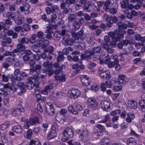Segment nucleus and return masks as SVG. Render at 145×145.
I'll return each mask as SVG.
<instances>
[{
  "instance_id": "obj_6",
  "label": "nucleus",
  "mask_w": 145,
  "mask_h": 145,
  "mask_svg": "<svg viewBox=\"0 0 145 145\" xmlns=\"http://www.w3.org/2000/svg\"><path fill=\"white\" fill-rule=\"evenodd\" d=\"M75 2V0H61L60 1V8L63 9L66 7H69L71 5L74 4Z\"/></svg>"
},
{
  "instance_id": "obj_8",
  "label": "nucleus",
  "mask_w": 145,
  "mask_h": 145,
  "mask_svg": "<svg viewBox=\"0 0 145 145\" xmlns=\"http://www.w3.org/2000/svg\"><path fill=\"white\" fill-rule=\"evenodd\" d=\"M4 88L5 89H9L13 92L18 90V85L14 84L8 83L3 85Z\"/></svg>"
},
{
  "instance_id": "obj_40",
  "label": "nucleus",
  "mask_w": 145,
  "mask_h": 145,
  "mask_svg": "<svg viewBox=\"0 0 145 145\" xmlns=\"http://www.w3.org/2000/svg\"><path fill=\"white\" fill-rule=\"evenodd\" d=\"M18 39V41L20 43L25 44V43L28 44L29 43V39L26 37H23L21 39Z\"/></svg>"
},
{
  "instance_id": "obj_31",
  "label": "nucleus",
  "mask_w": 145,
  "mask_h": 145,
  "mask_svg": "<svg viewBox=\"0 0 145 145\" xmlns=\"http://www.w3.org/2000/svg\"><path fill=\"white\" fill-rule=\"evenodd\" d=\"M67 19L70 22H73L76 20V16L74 14L71 13L68 15Z\"/></svg>"
},
{
  "instance_id": "obj_23",
  "label": "nucleus",
  "mask_w": 145,
  "mask_h": 145,
  "mask_svg": "<svg viewBox=\"0 0 145 145\" xmlns=\"http://www.w3.org/2000/svg\"><path fill=\"white\" fill-rule=\"evenodd\" d=\"M62 44L65 46H71L73 44V42L71 39L67 38L63 40Z\"/></svg>"
},
{
  "instance_id": "obj_60",
  "label": "nucleus",
  "mask_w": 145,
  "mask_h": 145,
  "mask_svg": "<svg viewBox=\"0 0 145 145\" xmlns=\"http://www.w3.org/2000/svg\"><path fill=\"white\" fill-rule=\"evenodd\" d=\"M118 21H120V22L123 21L126 19L125 16L122 14H121L119 15L118 17Z\"/></svg>"
},
{
  "instance_id": "obj_63",
  "label": "nucleus",
  "mask_w": 145,
  "mask_h": 145,
  "mask_svg": "<svg viewBox=\"0 0 145 145\" xmlns=\"http://www.w3.org/2000/svg\"><path fill=\"white\" fill-rule=\"evenodd\" d=\"M83 16L84 20H85L88 21H90L91 20V18L90 16V15H89L87 13H85L84 15Z\"/></svg>"
},
{
  "instance_id": "obj_45",
  "label": "nucleus",
  "mask_w": 145,
  "mask_h": 145,
  "mask_svg": "<svg viewBox=\"0 0 145 145\" xmlns=\"http://www.w3.org/2000/svg\"><path fill=\"white\" fill-rule=\"evenodd\" d=\"M23 7L25 10V13L26 14H27L29 13V9L30 8L29 5L27 3H24L23 5Z\"/></svg>"
},
{
  "instance_id": "obj_47",
  "label": "nucleus",
  "mask_w": 145,
  "mask_h": 145,
  "mask_svg": "<svg viewBox=\"0 0 145 145\" xmlns=\"http://www.w3.org/2000/svg\"><path fill=\"white\" fill-rule=\"evenodd\" d=\"M43 66L45 68H52V63L48 61H47L44 62Z\"/></svg>"
},
{
  "instance_id": "obj_46",
  "label": "nucleus",
  "mask_w": 145,
  "mask_h": 145,
  "mask_svg": "<svg viewBox=\"0 0 145 145\" xmlns=\"http://www.w3.org/2000/svg\"><path fill=\"white\" fill-rule=\"evenodd\" d=\"M46 72L44 70L40 71V72L38 73V75L40 78H44L46 75Z\"/></svg>"
},
{
  "instance_id": "obj_48",
  "label": "nucleus",
  "mask_w": 145,
  "mask_h": 145,
  "mask_svg": "<svg viewBox=\"0 0 145 145\" xmlns=\"http://www.w3.org/2000/svg\"><path fill=\"white\" fill-rule=\"evenodd\" d=\"M54 77L57 80H59L60 81L64 82L65 81V76L64 75H62L61 76H54Z\"/></svg>"
},
{
  "instance_id": "obj_32",
  "label": "nucleus",
  "mask_w": 145,
  "mask_h": 145,
  "mask_svg": "<svg viewBox=\"0 0 145 145\" xmlns=\"http://www.w3.org/2000/svg\"><path fill=\"white\" fill-rule=\"evenodd\" d=\"M64 116L61 114H57L56 117V120L60 123L62 124L64 122Z\"/></svg>"
},
{
  "instance_id": "obj_58",
  "label": "nucleus",
  "mask_w": 145,
  "mask_h": 145,
  "mask_svg": "<svg viewBox=\"0 0 145 145\" xmlns=\"http://www.w3.org/2000/svg\"><path fill=\"white\" fill-rule=\"evenodd\" d=\"M15 61L14 58H12L11 57H8L6 59V61L10 65H12Z\"/></svg>"
},
{
  "instance_id": "obj_41",
  "label": "nucleus",
  "mask_w": 145,
  "mask_h": 145,
  "mask_svg": "<svg viewBox=\"0 0 145 145\" xmlns=\"http://www.w3.org/2000/svg\"><path fill=\"white\" fill-rule=\"evenodd\" d=\"M9 125V122L8 121H6L2 124L0 125V129L4 130L7 128Z\"/></svg>"
},
{
  "instance_id": "obj_27",
  "label": "nucleus",
  "mask_w": 145,
  "mask_h": 145,
  "mask_svg": "<svg viewBox=\"0 0 145 145\" xmlns=\"http://www.w3.org/2000/svg\"><path fill=\"white\" fill-rule=\"evenodd\" d=\"M127 117L126 118V121L128 123L131 122L132 120L134 119L135 117V115L131 112L128 113L127 114Z\"/></svg>"
},
{
  "instance_id": "obj_35",
  "label": "nucleus",
  "mask_w": 145,
  "mask_h": 145,
  "mask_svg": "<svg viewBox=\"0 0 145 145\" xmlns=\"http://www.w3.org/2000/svg\"><path fill=\"white\" fill-rule=\"evenodd\" d=\"M57 14H58L57 12H56L53 13L51 16V22L53 25L56 24V21L57 18Z\"/></svg>"
},
{
  "instance_id": "obj_28",
  "label": "nucleus",
  "mask_w": 145,
  "mask_h": 145,
  "mask_svg": "<svg viewBox=\"0 0 145 145\" xmlns=\"http://www.w3.org/2000/svg\"><path fill=\"white\" fill-rule=\"evenodd\" d=\"M138 15L137 12L135 10H133L131 11L130 12H128L126 16L127 18L131 19L133 16H136Z\"/></svg>"
},
{
  "instance_id": "obj_19",
  "label": "nucleus",
  "mask_w": 145,
  "mask_h": 145,
  "mask_svg": "<svg viewBox=\"0 0 145 145\" xmlns=\"http://www.w3.org/2000/svg\"><path fill=\"white\" fill-rule=\"evenodd\" d=\"M116 6L114 8H109V9L106 12H109L110 14H112L114 15L116 14L117 12V10L118 8V5L117 3H116Z\"/></svg>"
},
{
  "instance_id": "obj_9",
  "label": "nucleus",
  "mask_w": 145,
  "mask_h": 145,
  "mask_svg": "<svg viewBox=\"0 0 145 145\" xmlns=\"http://www.w3.org/2000/svg\"><path fill=\"white\" fill-rule=\"evenodd\" d=\"M21 54H24L22 57L23 60L24 62H27L30 58L29 56L32 54V52L30 50H25L23 51V52L21 53Z\"/></svg>"
},
{
  "instance_id": "obj_55",
  "label": "nucleus",
  "mask_w": 145,
  "mask_h": 145,
  "mask_svg": "<svg viewBox=\"0 0 145 145\" xmlns=\"http://www.w3.org/2000/svg\"><path fill=\"white\" fill-rule=\"evenodd\" d=\"M29 39V41L31 43H34L36 41V35L35 34H33Z\"/></svg>"
},
{
  "instance_id": "obj_12",
  "label": "nucleus",
  "mask_w": 145,
  "mask_h": 145,
  "mask_svg": "<svg viewBox=\"0 0 145 145\" xmlns=\"http://www.w3.org/2000/svg\"><path fill=\"white\" fill-rule=\"evenodd\" d=\"M131 85L132 88L135 91L138 90L139 86V84L137 80H133L131 82Z\"/></svg>"
},
{
  "instance_id": "obj_54",
  "label": "nucleus",
  "mask_w": 145,
  "mask_h": 145,
  "mask_svg": "<svg viewBox=\"0 0 145 145\" xmlns=\"http://www.w3.org/2000/svg\"><path fill=\"white\" fill-rule=\"evenodd\" d=\"M110 58L109 57H106L104 61H101L99 62V63L101 65H102L105 63V64H108V63L110 62Z\"/></svg>"
},
{
  "instance_id": "obj_59",
  "label": "nucleus",
  "mask_w": 145,
  "mask_h": 145,
  "mask_svg": "<svg viewBox=\"0 0 145 145\" xmlns=\"http://www.w3.org/2000/svg\"><path fill=\"white\" fill-rule=\"evenodd\" d=\"M28 78H31V79L35 80L39 79L40 78L39 76L38 72L36 74H33L30 77H29Z\"/></svg>"
},
{
  "instance_id": "obj_39",
  "label": "nucleus",
  "mask_w": 145,
  "mask_h": 145,
  "mask_svg": "<svg viewBox=\"0 0 145 145\" xmlns=\"http://www.w3.org/2000/svg\"><path fill=\"white\" fill-rule=\"evenodd\" d=\"M129 2L128 0H123L120 2L121 7L122 8H127Z\"/></svg>"
},
{
  "instance_id": "obj_38",
  "label": "nucleus",
  "mask_w": 145,
  "mask_h": 145,
  "mask_svg": "<svg viewBox=\"0 0 145 145\" xmlns=\"http://www.w3.org/2000/svg\"><path fill=\"white\" fill-rule=\"evenodd\" d=\"M124 37L123 34L122 33H116L114 40L116 41H119L121 39Z\"/></svg>"
},
{
  "instance_id": "obj_25",
  "label": "nucleus",
  "mask_w": 145,
  "mask_h": 145,
  "mask_svg": "<svg viewBox=\"0 0 145 145\" xmlns=\"http://www.w3.org/2000/svg\"><path fill=\"white\" fill-rule=\"evenodd\" d=\"M111 3V1L110 0H106L104 3V6L103 9L105 12H107L110 7V5Z\"/></svg>"
},
{
  "instance_id": "obj_2",
  "label": "nucleus",
  "mask_w": 145,
  "mask_h": 145,
  "mask_svg": "<svg viewBox=\"0 0 145 145\" xmlns=\"http://www.w3.org/2000/svg\"><path fill=\"white\" fill-rule=\"evenodd\" d=\"M87 104L88 107L91 108L93 111L98 110V103L95 98L93 97L88 98Z\"/></svg>"
},
{
  "instance_id": "obj_57",
  "label": "nucleus",
  "mask_w": 145,
  "mask_h": 145,
  "mask_svg": "<svg viewBox=\"0 0 145 145\" xmlns=\"http://www.w3.org/2000/svg\"><path fill=\"white\" fill-rule=\"evenodd\" d=\"M64 57L63 56V54H62L61 52L59 53L58 54V56L57 57V60L58 62H60L64 59Z\"/></svg>"
},
{
  "instance_id": "obj_17",
  "label": "nucleus",
  "mask_w": 145,
  "mask_h": 145,
  "mask_svg": "<svg viewBox=\"0 0 145 145\" xmlns=\"http://www.w3.org/2000/svg\"><path fill=\"white\" fill-rule=\"evenodd\" d=\"M25 86L28 89L31 90L34 87L35 84L31 80V78H27V81L25 83Z\"/></svg>"
},
{
  "instance_id": "obj_21",
  "label": "nucleus",
  "mask_w": 145,
  "mask_h": 145,
  "mask_svg": "<svg viewBox=\"0 0 145 145\" xmlns=\"http://www.w3.org/2000/svg\"><path fill=\"white\" fill-rule=\"evenodd\" d=\"M94 6L93 5L91 4L85 5L84 6V10L86 12H90L92 11L91 7Z\"/></svg>"
},
{
  "instance_id": "obj_36",
  "label": "nucleus",
  "mask_w": 145,
  "mask_h": 145,
  "mask_svg": "<svg viewBox=\"0 0 145 145\" xmlns=\"http://www.w3.org/2000/svg\"><path fill=\"white\" fill-rule=\"evenodd\" d=\"M110 142V139L107 137H105L102 139L101 144V145H108Z\"/></svg>"
},
{
  "instance_id": "obj_14",
  "label": "nucleus",
  "mask_w": 145,
  "mask_h": 145,
  "mask_svg": "<svg viewBox=\"0 0 145 145\" xmlns=\"http://www.w3.org/2000/svg\"><path fill=\"white\" fill-rule=\"evenodd\" d=\"M88 135L89 133L88 131L85 129L82 131L79 137L82 140L86 141L88 138Z\"/></svg>"
},
{
  "instance_id": "obj_62",
  "label": "nucleus",
  "mask_w": 145,
  "mask_h": 145,
  "mask_svg": "<svg viewBox=\"0 0 145 145\" xmlns=\"http://www.w3.org/2000/svg\"><path fill=\"white\" fill-rule=\"evenodd\" d=\"M54 49V48L53 46H50L48 47V49L44 50V52H48V53H52Z\"/></svg>"
},
{
  "instance_id": "obj_56",
  "label": "nucleus",
  "mask_w": 145,
  "mask_h": 145,
  "mask_svg": "<svg viewBox=\"0 0 145 145\" xmlns=\"http://www.w3.org/2000/svg\"><path fill=\"white\" fill-rule=\"evenodd\" d=\"M118 31L115 30L114 32L110 31L108 33V36L112 38V40H114L115 35Z\"/></svg>"
},
{
  "instance_id": "obj_44",
  "label": "nucleus",
  "mask_w": 145,
  "mask_h": 145,
  "mask_svg": "<svg viewBox=\"0 0 145 145\" xmlns=\"http://www.w3.org/2000/svg\"><path fill=\"white\" fill-rule=\"evenodd\" d=\"M68 110L71 113L74 115H77L78 114V112L75 109L73 108L72 105H69L68 107Z\"/></svg>"
},
{
  "instance_id": "obj_24",
  "label": "nucleus",
  "mask_w": 145,
  "mask_h": 145,
  "mask_svg": "<svg viewBox=\"0 0 145 145\" xmlns=\"http://www.w3.org/2000/svg\"><path fill=\"white\" fill-rule=\"evenodd\" d=\"M128 104L129 107L130 108L135 109L137 108V105L136 102L133 100H130L128 101Z\"/></svg>"
},
{
  "instance_id": "obj_7",
  "label": "nucleus",
  "mask_w": 145,
  "mask_h": 145,
  "mask_svg": "<svg viewBox=\"0 0 145 145\" xmlns=\"http://www.w3.org/2000/svg\"><path fill=\"white\" fill-rule=\"evenodd\" d=\"M68 93L72 99H76L81 95L80 91L76 89H72L68 91Z\"/></svg>"
},
{
  "instance_id": "obj_33",
  "label": "nucleus",
  "mask_w": 145,
  "mask_h": 145,
  "mask_svg": "<svg viewBox=\"0 0 145 145\" xmlns=\"http://www.w3.org/2000/svg\"><path fill=\"white\" fill-rule=\"evenodd\" d=\"M56 136V131L54 130H51L47 135V138L48 140H50Z\"/></svg>"
},
{
  "instance_id": "obj_52",
  "label": "nucleus",
  "mask_w": 145,
  "mask_h": 145,
  "mask_svg": "<svg viewBox=\"0 0 145 145\" xmlns=\"http://www.w3.org/2000/svg\"><path fill=\"white\" fill-rule=\"evenodd\" d=\"M22 44L19 42L17 45L16 48H18L19 50L22 51H24L25 50V47L24 45Z\"/></svg>"
},
{
  "instance_id": "obj_20",
  "label": "nucleus",
  "mask_w": 145,
  "mask_h": 145,
  "mask_svg": "<svg viewBox=\"0 0 145 145\" xmlns=\"http://www.w3.org/2000/svg\"><path fill=\"white\" fill-rule=\"evenodd\" d=\"M101 50V48L99 46H96L93 47L90 51V54L91 55H93L95 53L99 54Z\"/></svg>"
},
{
  "instance_id": "obj_5",
  "label": "nucleus",
  "mask_w": 145,
  "mask_h": 145,
  "mask_svg": "<svg viewBox=\"0 0 145 145\" xmlns=\"http://www.w3.org/2000/svg\"><path fill=\"white\" fill-rule=\"evenodd\" d=\"M45 108L48 115L53 116L54 114V110L51 103H46L45 105Z\"/></svg>"
},
{
  "instance_id": "obj_64",
  "label": "nucleus",
  "mask_w": 145,
  "mask_h": 145,
  "mask_svg": "<svg viewBox=\"0 0 145 145\" xmlns=\"http://www.w3.org/2000/svg\"><path fill=\"white\" fill-rule=\"evenodd\" d=\"M92 59L95 61H101L100 57L99 55L97 54H94L93 55Z\"/></svg>"
},
{
  "instance_id": "obj_11",
  "label": "nucleus",
  "mask_w": 145,
  "mask_h": 145,
  "mask_svg": "<svg viewBox=\"0 0 145 145\" xmlns=\"http://www.w3.org/2000/svg\"><path fill=\"white\" fill-rule=\"evenodd\" d=\"M118 81H116L119 84H123L128 81L129 80L127 79L126 76L123 74L119 75L118 76Z\"/></svg>"
},
{
  "instance_id": "obj_3",
  "label": "nucleus",
  "mask_w": 145,
  "mask_h": 145,
  "mask_svg": "<svg viewBox=\"0 0 145 145\" xmlns=\"http://www.w3.org/2000/svg\"><path fill=\"white\" fill-rule=\"evenodd\" d=\"M72 37L76 40L80 39L82 40L86 37V35L84 33V31L80 30L76 33H73L72 34Z\"/></svg>"
},
{
  "instance_id": "obj_26",
  "label": "nucleus",
  "mask_w": 145,
  "mask_h": 145,
  "mask_svg": "<svg viewBox=\"0 0 145 145\" xmlns=\"http://www.w3.org/2000/svg\"><path fill=\"white\" fill-rule=\"evenodd\" d=\"M43 33L41 31H38L36 34V42H38V41H40L42 40V39H43V37L44 36L43 35Z\"/></svg>"
},
{
  "instance_id": "obj_4",
  "label": "nucleus",
  "mask_w": 145,
  "mask_h": 145,
  "mask_svg": "<svg viewBox=\"0 0 145 145\" xmlns=\"http://www.w3.org/2000/svg\"><path fill=\"white\" fill-rule=\"evenodd\" d=\"M63 134L64 137L67 139L72 138L74 135V132L72 130L69 128H66L63 133Z\"/></svg>"
},
{
  "instance_id": "obj_50",
  "label": "nucleus",
  "mask_w": 145,
  "mask_h": 145,
  "mask_svg": "<svg viewBox=\"0 0 145 145\" xmlns=\"http://www.w3.org/2000/svg\"><path fill=\"white\" fill-rule=\"evenodd\" d=\"M10 74H3L2 75V80L3 82H7L8 81L9 78H10Z\"/></svg>"
},
{
  "instance_id": "obj_51",
  "label": "nucleus",
  "mask_w": 145,
  "mask_h": 145,
  "mask_svg": "<svg viewBox=\"0 0 145 145\" xmlns=\"http://www.w3.org/2000/svg\"><path fill=\"white\" fill-rule=\"evenodd\" d=\"M33 134L32 131L31 129H29L27 131V133L25 136V138H29L32 136Z\"/></svg>"
},
{
  "instance_id": "obj_42",
  "label": "nucleus",
  "mask_w": 145,
  "mask_h": 145,
  "mask_svg": "<svg viewBox=\"0 0 145 145\" xmlns=\"http://www.w3.org/2000/svg\"><path fill=\"white\" fill-rule=\"evenodd\" d=\"M139 104L141 108L142 111L145 112V101L140 100L139 101Z\"/></svg>"
},
{
  "instance_id": "obj_61",
  "label": "nucleus",
  "mask_w": 145,
  "mask_h": 145,
  "mask_svg": "<svg viewBox=\"0 0 145 145\" xmlns=\"http://www.w3.org/2000/svg\"><path fill=\"white\" fill-rule=\"evenodd\" d=\"M93 131L96 135L97 136L100 135L101 134L100 131L99 129L97 127V126L94 128L93 130Z\"/></svg>"
},
{
  "instance_id": "obj_37",
  "label": "nucleus",
  "mask_w": 145,
  "mask_h": 145,
  "mask_svg": "<svg viewBox=\"0 0 145 145\" xmlns=\"http://www.w3.org/2000/svg\"><path fill=\"white\" fill-rule=\"evenodd\" d=\"M117 25L119 29H121L122 28L126 29L127 27V24L123 23L121 22H118L117 24Z\"/></svg>"
},
{
  "instance_id": "obj_34",
  "label": "nucleus",
  "mask_w": 145,
  "mask_h": 145,
  "mask_svg": "<svg viewBox=\"0 0 145 145\" xmlns=\"http://www.w3.org/2000/svg\"><path fill=\"white\" fill-rule=\"evenodd\" d=\"M29 123L31 125H33L37 123H39V118L37 117L30 119L29 120Z\"/></svg>"
},
{
  "instance_id": "obj_53",
  "label": "nucleus",
  "mask_w": 145,
  "mask_h": 145,
  "mask_svg": "<svg viewBox=\"0 0 145 145\" xmlns=\"http://www.w3.org/2000/svg\"><path fill=\"white\" fill-rule=\"evenodd\" d=\"M115 62L116 63L115 65L116 67H115L116 70L117 71H118L120 70L121 68V66L118 64L119 61L117 59H115Z\"/></svg>"
},
{
  "instance_id": "obj_16",
  "label": "nucleus",
  "mask_w": 145,
  "mask_h": 145,
  "mask_svg": "<svg viewBox=\"0 0 145 145\" xmlns=\"http://www.w3.org/2000/svg\"><path fill=\"white\" fill-rule=\"evenodd\" d=\"M41 68V66L40 64H36L35 66L29 69V73L31 74H33L34 72L40 71Z\"/></svg>"
},
{
  "instance_id": "obj_1",
  "label": "nucleus",
  "mask_w": 145,
  "mask_h": 145,
  "mask_svg": "<svg viewBox=\"0 0 145 145\" xmlns=\"http://www.w3.org/2000/svg\"><path fill=\"white\" fill-rule=\"evenodd\" d=\"M104 19L106 21V24L109 28L112 27L114 23H116L118 21V17L115 16H112L106 14H105L103 16Z\"/></svg>"
},
{
  "instance_id": "obj_30",
  "label": "nucleus",
  "mask_w": 145,
  "mask_h": 145,
  "mask_svg": "<svg viewBox=\"0 0 145 145\" xmlns=\"http://www.w3.org/2000/svg\"><path fill=\"white\" fill-rule=\"evenodd\" d=\"M6 16L8 19L12 20L14 19L16 16V15L14 12H8L6 14Z\"/></svg>"
},
{
  "instance_id": "obj_49",
  "label": "nucleus",
  "mask_w": 145,
  "mask_h": 145,
  "mask_svg": "<svg viewBox=\"0 0 145 145\" xmlns=\"http://www.w3.org/2000/svg\"><path fill=\"white\" fill-rule=\"evenodd\" d=\"M22 28L25 32L29 31L31 28L30 25L26 24H25L23 25Z\"/></svg>"
},
{
  "instance_id": "obj_13",
  "label": "nucleus",
  "mask_w": 145,
  "mask_h": 145,
  "mask_svg": "<svg viewBox=\"0 0 145 145\" xmlns=\"http://www.w3.org/2000/svg\"><path fill=\"white\" fill-rule=\"evenodd\" d=\"M37 43L41 45V47L43 49L47 47L49 44V42L47 40L43 39L40 41L37 40Z\"/></svg>"
},
{
  "instance_id": "obj_43",
  "label": "nucleus",
  "mask_w": 145,
  "mask_h": 145,
  "mask_svg": "<svg viewBox=\"0 0 145 145\" xmlns=\"http://www.w3.org/2000/svg\"><path fill=\"white\" fill-rule=\"evenodd\" d=\"M52 13H54L60 11L59 7L56 5H54L51 6Z\"/></svg>"
},
{
  "instance_id": "obj_15",
  "label": "nucleus",
  "mask_w": 145,
  "mask_h": 145,
  "mask_svg": "<svg viewBox=\"0 0 145 145\" xmlns=\"http://www.w3.org/2000/svg\"><path fill=\"white\" fill-rule=\"evenodd\" d=\"M80 79L83 85L88 86L90 84V80L86 75H82L80 76Z\"/></svg>"
},
{
  "instance_id": "obj_22",
  "label": "nucleus",
  "mask_w": 145,
  "mask_h": 145,
  "mask_svg": "<svg viewBox=\"0 0 145 145\" xmlns=\"http://www.w3.org/2000/svg\"><path fill=\"white\" fill-rule=\"evenodd\" d=\"M89 54H81L80 55L81 59L82 60H86L87 61L91 59V56L93 55L90 54V51H89Z\"/></svg>"
},
{
  "instance_id": "obj_10",
  "label": "nucleus",
  "mask_w": 145,
  "mask_h": 145,
  "mask_svg": "<svg viewBox=\"0 0 145 145\" xmlns=\"http://www.w3.org/2000/svg\"><path fill=\"white\" fill-rule=\"evenodd\" d=\"M110 104L109 101L106 100L102 101L101 103V108L104 110L107 111L110 107Z\"/></svg>"
},
{
  "instance_id": "obj_18",
  "label": "nucleus",
  "mask_w": 145,
  "mask_h": 145,
  "mask_svg": "<svg viewBox=\"0 0 145 145\" xmlns=\"http://www.w3.org/2000/svg\"><path fill=\"white\" fill-rule=\"evenodd\" d=\"M25 87L23 82H20L18 84V90L20 91V95L26 91Z\"/></svg>"
},
{
  "instance_id": "obj_29",
  "label": "nucleus",
  "mask_w": 145,
  "mask_h": 145,
  "mask_svg": "<svg viewBox=\"0 0 145 145\" xmlns=\"http://www.w3.org/2000/svg\"><path fill=\"white\" fill-rule=\"evenodd\" d=\"M12 130L16 133L19 134L22 133L23 131L22 128L19 125L14 126L13 127Z\"/></svg>"
}]
</instances>
